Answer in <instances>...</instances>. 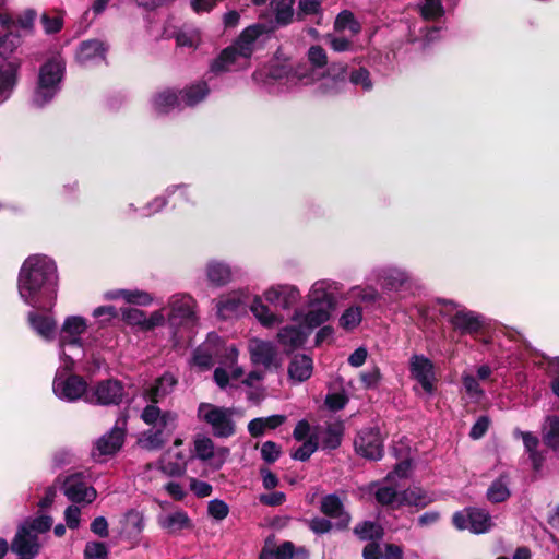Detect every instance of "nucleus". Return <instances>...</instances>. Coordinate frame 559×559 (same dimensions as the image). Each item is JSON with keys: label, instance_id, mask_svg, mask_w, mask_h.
<instances>
[{"label": "nucleus", "instance_id": "58836bf2", "mask_svg": "<svg viewBox=\"0 0 559 559\" xmlns=\"http://www.w3.org/2000/svg\"><path fill=\"white\" fill-rule=\"evenodd\" d=\"M159 526L166 532L174 534L185 528L192 527L187 512L178 510L158 518Z\"/></svg>", "mask_w": 559, "mask_h": 559}, {"label": "nucleus", "instance_id": "b1692460", "mask_svg": "<svg viewBox=\"0 0 559 559\" xmlns=\"http://www.w3.org/2000/svg\"><path fill=\"white\" fill-rule=\"evenodd\" d=\"M409 372L427 394L435 391V366L432 361L424 355H413L409 359Z\"/></svg>", "mask_w": 559, "mask_h": 559}, {"label": "nucleus", "instance_id": "37998d69", "mask_svg": "<svg viewBox=\"0 0 559 559\" xmlns=\"http://www.w3.org/2000/svg\"><path fill=\"white\" fill-rule=\"evenodd\" d=\"M209 93L210 88L204 81L193 83L179 92L182 105L188 107H193L204 100Z\"/></svg>", "mask_w": 559, "mask_h": 559}, {"label": "nucleus", "instance_id": "9b49d317", "mask_svg": "<svg viewBox=\"0 0 559 559\" xmlns=\"http://www.w3.org/2000/svg\"><path fill=\"white\" fill-rule=\"evenodd\" d=\"M87 328V320L81 316L64 319L59 332V358H62V353L73 355L74 359L85 355L86 342L83 335Z\"/></svg>", "mask_w": 559, "mask_h": 559}, {"label": "nucleus", "instance_id": "dca6fc26", "mask_svg": "<svg viewBox=\"0 0 559 559\" xmlns=\"http://www.w3.org/2000/svg\"><path fill=\"white\" fill-rule=\"evenodd\" d=\"M128 416L121 414L110 431L102 436L94 445L92 455L98 460L103 456L114 455L122 447L126 438Z\"/></svg>", "mask_w": 559, "mask_h": 559}, {"label": "nucleus", "instance_id": "2f4dec72", "mask_svg": "<svg viewBox=\"0 0 559 559\" xmlns=\"http://www.w3.org/2000/svg\"><path fill=\"white\" fill-rule=\"evenodd\" d=\"M153 110L158 115L169 114L176 109H181L180 94L171 88H165L157 92L151 100Z\"/></svg>", "mask_w": 559, "mask_h": 559}, {"label": "nucleus", "instance_id": "5fc2aeb1", "mask_svg": "<svg viewBox=\"0 0 559 559\" xmlns=\"http://www.w3.org/2000/svg\"><path fill=\"white\" fill-rule=\"evenodd\" d=\"M418 9L425 21L437 20L444 14L441 0H418Z\"/></svg>", "mask_w": 559, "mask_h": 559}, {"label": "nucleus", "instance_id": "c85d7f7f", "mask_svg": "<svg viewBox=\"0 0 559 559\" xmlns=\"http://www.w3.org/2000/svg\"><path fill=\"white\" fill-rule=\"evenodd\" d=\"M368 491L374 495L378 503L389 506L392 509L400 508V492L396 489V485L392 481V475H388L381 483L368 485Z\"/></svg>", "mask_w": 559, "mask_h": 559}, {"label": "nucleus", "instance_id": "f3484780", "mask_svg": "<svg viewBox=\"0 0 559 559\" xmlns=\"http://www.w3.org/2000/svg\"><path fill=\"white\" fill-rule=\"evenodd\" d=\"M452 522L457 530H469L474 534L486 533L492 526L489 513L483 509L476 508H466L455 512Z\"/></svg>", "mask_w": 559, "mask_h": 559}, {"label": "nucleus", "instance_id": "a19ab883", "mask_svg": "<svg viewBox=\"0 0 559 559\" xmlns=\"http://www.w3.org/2000/svg\"><path fill=\"white\" fill-rule=\"evenodd\" d=\"M286 421L285 415H271L267 417H259L254 418L249 421L248 424V431L249 433L257 438L264 435L265 430L267 429H276L281 425H283Z\"/></svg>", "mask_w": 559, "mask_h": 559}, {"label": "nucleus", "instance_id": "774afa93", "mask_svg": "<svg viewBox=\"0 0 559 559\" xmlns=\"http://www.w3.org/2000/svg\"><path fill=\"white\" fill-rule=\"evenodd\" d=\"M207 512L213 519L222 521L227 518L229 508L225 501L214 499L209 502Z\"/></svg>", "mask_w": 559, "mask_h": 559}, {"label": "nucleus", "instance_id": "4be33fe9", "mask_svg": "<svg viewBox=\"0 0 559 559\" xmlns=\"http://www.w3.org/2000/svg\"><path fill=\"white\" fill-rule=\"evenodd\" d=\"M345 72V66H340L337 70L335 66H331L316 75L312 84L317 85V91L322 95L340 94L347 84Z\"/></svg>", "mask_w": 559, "mask_h": 559}, {"label": "nucleus", "instance_id": "ddd939ff", "mask_svg": "<svg viewBox=\"0 0 559 559\" xmlns=\"http://www.w3.org/2000/svg\"><path fill=\"white\" fill-rule=\"evenodd\" d=\"M443 316L449 317V322L461 334H476L485 324L484 316L455 305L452 300H441Z\"/></svg>", "mask_w": 559, "mask_h": 559}, {"label": "nucleus", "instance_id": "20e7f679", "mask_svg": "<svg viewBox=\"0 0 559 559\" xmlns=\"http://www.w3.org/2000/svg\"><path fill=\"white\" fill-rule=\"evenodd\" d=\"M367 281L380 287L384 305L394 310L400 308L403 300L413 296L417 287L413 274L394 263L372 267Z\"/></svg>", "mask_w": 559, "mask_h": 559}, {"label": "nucleus", "instance_id": "473e14b6", "mask_svg": "<svg viewBox=\"0 0 559 559\" xmlns=\"http://www.w3.org/2000/svg\"><path fill=\"white\" fill-rule=\"evenodd\" d=\"M105 299L116 300L123 299L127 304L147 307L153 304V296L142 289H111L104 294Z\"/></svg>", "mask_w": 559, "mask_h": 559}, {"label": "nucleus", "instance_id": "4d7b16f0", "mask_svg": "<svg viewBox=\"0 0 559 559\" xmlns=\"http://www.w3.org/2000/svg\"><path fill=\"white\" fill-rule=\"evenodd\" d=\"M275 555L277 559H308L309 554L304 548H295L292 542H284L280 546H275Z\"/></svg>", "mask_w": 559, "mask_h": 559}, {"label": "nucleus", "instance_id": "0e129e2a", "mask_svg": "<svg viewBox=\"0 0 559 559\" xmlns=\"http://www.w3.org/2000/svg\"><path fill=\"white\" fill-rule=\"evenodd\" d=\"M321 11V3L319 0H299L296 19L304 20L308 15H316Z\"/></svg>", "mask_w": 559, "mask_h": 559}, {"label": "nucleus", "instance_id": "c03bdc74", "mask_svg": "<svg viewBox=\"0 0 559 559\" xmlns=\"http://www.w3.org/2000/svg\"><path fill=\"white\" fill-rule=\"evenodd\" d=\"M350 297L366 306L383 301V295L374 285H355L349 289Z\"/></svg>", "mask_w": 559, "mask_h": 559}, {"label": "nucleus", "instance_id": "4468645a", "mask_svg": "<svg viewBox=\"0 0 559 559\" xmlns=\"http://www.w3.org/2000/svg\"><path fill=\"white\" fill-rule=\"evenodd\" d=\"M126 395L123 384L115 379H107L88 386L85 402L93 405H119Z\"/></svg>", "mask_w": 559, "mask_h": 559}, {"label": "nucleus", "instance_id": "338daca9", "mask_svg": "<svg viewBox=\"0 0 559 559\" xmlns=\"http://www.w3.org/2000/svg\"><path fill=\"white\" fill-rule=\"evenodd\" d=\"M85 559H108V549L104 543L88 542L84 548Z\"/></svg>", "mask_w": 559, "mask_h": 559}, {"label": "nucleus", "instance_id": "a18cd8bd", "mask_svg": "<svg viewBox=\"0 0 559 559\" xmlns=\"http://www.w3.org/2000/svg\"><path fill=\"white\" fill-rule=\"evenodd\" d=\"M544 443L559 455V415H549L543 425Z\"/></svg>", "mask_w": 559, "mask_h": 559}, {"label": "nucleus", "instance_id": "603ef678", "mask_svg": "<svg viewBox=\"0 0 559 559\" xmlns=\"http://www.w3.org/2000/svg\"><path fill=\"white\" fill-rule=\"evenodd\" d=\"M479 382L480 381L471 372L464 371L462 373L463 389L468 399L473 402H479L485 396V392Z\"/></svg>", "mask_w": 559, "mask_h": 559}, {"label": "nucleus", "instance_id": "f8f14e48", "mask_svg": "<svg viewBox=\"0 0 559 559\" xmlns=\"http://www.w3.org/2000/svg\"><path fill=\"white\" fill-rule=\"evenodd\" d=\"M234 414V408L221 407L211 403H201L198 407L199 419L205 421L217 438H229L235 435Z\"/></svg>", "mask_w": 559, "mask_h": 559}, {"label": "nucleus", "instance_id": "09e8293b", "mask_svg": "<svg viewBox=\"0 0 559 559\" xmlns=\"http://www.w3.org/2000/svg\"><path fill=\"white\" fill-rule=\"evenodd\" d=\"M510 493L508 477L501 476L493 480L487 489V499L492 503H499L506 501Z\"/></svg>", "mask_w": 559, "mask_h": 559}, {"label": "nucleus", "instance_id": "f704fd0d", "mask_svg": "<svg viewBox=\"0 0 559 559\" xmlns=\"http://www.w3.org/2000/svg\"><path fill=\"white\" fill-rule=\"evenodd\" d=\"M312 371V359L305 354L294 356L288 366L289 379L296 383L308 380L311 377Z\"/></svg>", "mask_w": 559, "mask_h": 559}, {"label": "nucleus", "instance_id": "864d4df0", "mask_svg": "<svg viewBox=\"0 0 559 559\" xmlns=\"http://www.w3.org/2000/svg\"><path fill=\"white\" fill-rule=\"evenodd\" d=\"M334 29L336 32L349 31L352 35L360 32L361 26L350 11H342L335 19Z\"/></svg>", "mask_w": 559, "mask_h": 559}, {"label": "nucleus", "instance_id": "f257e3e1", "mask_svg": "<svg viewBox=\"0 0 559 559\" xmlns=\"http://www.w3.org/2000/svg\"><path fill=\"white\" fill-rule=\"evenodd\" d=\"M57 265L50 257L32 254L23 262L17 277V290L26 305L51 310L57 298Z\"/></svg>", "mask_w": 559, "mask_h": 559}, {"label": "nucleus", "instance_id": "ea45409f", "mask_svg": "<svg viewBox=\"0 0 559 559\" xmlns=\"http://www.w3.org/2000/svg\"><path fill=\"white\" fill-rule=\"evenodd\" d=\"M294 3L295 0H271L270 7L277 27L287 26L294 22Z\"/></svg>", "mask_w": 559, "mask_h": 559}, {"label": "nucleus", "instance_id": "3c124183", "mask_svg": "<svg viewBox=\"0 0 559 559\" xmlns=\"http://www.w3.org/2000/svg\"><path fill=\"white\" fill-rule=\"evenodd\" d=\"M362 321V307L359 305H350L347 307L338 319L340 326L346 331H353Z\"/></svg>", "mask_w": 559, "mask_h": 559}, {"label": "nucleus", "instance_id": "cd10ccee", "mask_svg": "<svg viewBox=\"0 0 559 559\" xmlns=\"http://www.w3.org/2000/svg\"><path fill=\"white\" fill-rule=\"evenodd\" d=\"M238 357V349L230 345L225 348V356L221 360L226 367L230 369L227 371L224 367H218L214 371V381L221 389H226L229 383V378L239 379L243 374V369L235 365Z\"/></svg>", "mask_w": 559, "mask_h": 559}, {"label": "nucleus", "instance_id": "f03ea898", "mask_svg": "<svg viewBox=\"0 0 559 559\" xmlns=\"http://www.w3.org/2000/svg\"><path fill=\"white\" fill-rule=\"evenodd\" d=\"M343 284L323 278L316 281L306 295V305L295 308V318L302 317L310 328H319L328 322L336 309Z\"/></svg>", "mask_w": 559, "mask_h": 559}, {"label": "nucleus", "instance_id": "39448f33", "mask_svg": "<svg viewBox=\"0 0 559 559\" xmlns=\"http://www.w3.org/2000/svg\"><path fill=\"white\" fill-rule=\"evenodd\" d=\"M266 32L267 27L262 23L246 27L234 44L225 48L212 62L211 71L222 73L247 68L254 51L257 39Z\"/></svg>", "mask_w": 559, "mask_h": 559}, {"label": "nucleus", "instance_id": "aec40b11", "mask_svg": "<svg viewBox=\"0 0 559 559\" xmlns=\"http://www.w3.org/2000/svg\"><path fill=\"white\" fill-rule=\"evenodd\" d=\"M293 324H287L280 329L277 333L278 343L288 349H295L302 346L309 334L316 329L306 324L302 317L295 318V311L290 317Z\"/></svg>", "mask_w": 559, "mask_h": 559}, {"label": "nucleus", "instance_id": "de8ad7c7", "mask_svg": "<svg viewBox=\"0 0 559 559\" xmlns=\"http://www.w3.org/2000/svg\"><path fill=\"white\" fill-rule=\"evenodd\" d=\"M348 81L365 93L373 90V80L369 70L365 67L354 68L348 73Z\"/></svg>", "mask_w": 559, "mask_h": 559}, {"label": "nucleus", "instance_id": "a211bd4d", "mask_svg": "<svg viewBox=\"0 0 559 559\" xmlns=\"http://www.w3.org/2000/svg\"><path fill=\"white\" fill-rule=\"evenodd\" d=\"M249 298L247 288H238L221 295L215 304L217 316L229 319L245 312Z\"/></svg>", "mask_w": 559, "mask_h": 559}, {"label": "nucleus", "instance_id": "a878e982", "mask_svg": "<svg viewBox=\"0 0 559 559\" xmlns=\"http://www.w3.org/2000/svg\"><path fill=\"white\" fill-rule=\"evenodd\" d=\"M203 274L207 285L213 288L225 287L234 280L231 265L219 259L207 260L203 267Z\"/></svg>", "mask_w": 559, "mask_h": 559}, {"label": "nucleus", "instance_id": "8fccbe9b", "mask_svg": "<svg viewBox=\"0 0 559 559\" xmlns=\"http://www.w3.org/2000/svg\"><path fill=\"white\" fill-rule=\"evenodd\" d=\"M354 533L358 536L359 539L370 542L379 540L384 535L383 527L372 521H365L357 524L354 528Z\"/></svg>", "mask_w": 559, "mask_h": 559}, {"label": "nucleus", "instance_id": "393cba45", "mask_svg": "<svg viewBox=\"0 0 559 559\" xmlns=\"http://www.w3.org/2000/svg\"><path fill=\"white\" fill-rule=\"evenodd\" d=\"M250 359L253 365H261L265 369H277V349L270 341L252 338L248 343Z\"/></svg>", "mask_w": 559, "mask_h": 559}, {"label": "nucleus", "instance_id": "e433bc0d", "mask_svg": "<svg viewBox=\"0 0 559 559\" xmlns=\"http://www.w3.org/2000/svg\"><path fill=\"white\" fill-rule=\"evenodd\" d=\"M177 380L170 373H165L144 391V397L148 402L157 403L171 392Z\"/></svg>", "mask_w": 559, "mask_h": 559}, {"label": "nucleus", "instance_id": "e2e57ef3", "mask_svg": "<svg viewBox=\"0 0 559 559\" xmlns=\"http://www.w3.org/2000/svg\"><path fill=\"white\" fill-rule=\"evenodd\" d=\"M40 21L47 34L58 33L63 26V16L61 12L44 13Z\"/></svg>", "mask_w": 559, "mask_h": 559}, {"label": "nucleus", "instance_id": "9d476101", "mask_svg": "<svg viewBox=\"0 0 559 559\" xmlns=\"http://www.w3.org/2000/svg\"><path fill=\"white\" fill-rule=\"evenodd\" d=\"M308 59L312 66L311 69H299L294 72L286 68L273 69L271 78L280 83L285 90H290L296 84L309 85L314 82V76L326 70L328 57L321 46H311L308 50Z\"/></svg>", "mask_w": 559, "mask_h": 559}, {"label": "nucleus", "instance_id": "4c0bfd02", "mask_svg": "<svg viewBox=\"0 0 559 559\" xmlns=\"http://www.w3.org/2000/svg\"><path fill=\"white\" fill-rule=\"evenodd\" d=\"M313 436L322 449L334 450L341 444L343 426L340 423L329 424L324 428L319 429Z\"/></svg>", "mask_w": 559, "mask_h": 559}, {"label": "nucleus", "instance_id": "c756f323", "mask_svg": "<svg viewBox=\"0 0 559 559\" xmlns=\"http://www.w3.org/2000/svg\"><path fill=\"white\" fill-rule=\"evenodd\" d=\"M106 46L98 39L83 41L78 51L76 60L82 66H92L105 60Z\"/></svg>", "mask_w": 559, "mask_h": 559}, {"label": "nucleus", "instance_id": "5701e85b", "mask_svg": "<svg viewBox=\"0 0 559 559\" xmlns=\"http://www.w3.org/2000/svg\"><path fill=\"white\" fill-rule=\"evenodd\" d=\"M354 444L356 452L366 459L380 460L383 455V442L377 428L359 431Z\"/></svg>", "mask_w": 559, "mask_h": 559}, {"label": "nucleus", "instance_id": "0eeeda50", "mask_svg": "<svg viewBox=\"0 0 559 559\" xmlns=\"http://www.w3.org/2000/svg\"><path fill=\"white\" fill-rule=\"evenodd\" d=\"M141 419L148 426L143 432L140 443L148 450L160 449L176 428L177 416L171 412H162L156 403L151 402L141 413Z\"/></svg>", "mask_w": 559, "mask_h": 559}, {"label": "nucleus", "instance_id": "2eb2a0df", "mask_svg": "<svg viewBox=\"0 0 559 559\" xmlns=\"http://www.w3.org/2000/svg\"><path fill=\"white\" fill-rule=\"evenodd\" d=\"M167 307L169 312L167 321L171 326H179L187 322L197 320V300L187 293H177L168 298Z\"/></svg>", "mask_w": 559, "mask_h": 559}, {"label": "nucleus", "instance_id": "1a4fd4ad", "mask_svg": "<svg viewBox=\"0 0 559 559\" xmlns=\"http://www.w3.org/2000/svg\"><path fill=\"white\" fill-rule=\"evenodd\" d=\"M64 69V60L60 55L52 56L40 67L37 86L33 95L35 106L47 105L60 92Z\"/></svg>", "mask_w": 559, "mask_h": 559}, {"label": "nucleus", "instance_id": "7ed1b4c3", "mask_svg": "<svg viewBox=\"0 0 559 559\" xmlns=\"http://www.w3.org/2000/svg\"><path fill=\"white\" fill-rule=\"evenodd\" d=\"M300 289L293 284L280 283L264 289L262 296L255 295L250 302V311L258 322L267 329L278 326L284 317L270 308L274 306L283 311L293 309L300 300Z\"/></svg>", "mask_w": 559, "mask_h": 559}, {"label": "nucleus", "instance_id": "13d9d810", "mask_svg": "<svg viewBox=\"0 0 559 559\" xmlns=\"http://www.w3.org/2000/svg\"><path fill=\"white\" fill-rule=\"evenodd\" d=\"M122 320L130 326L144 332L146 313L136 308H124L121 310Z\"/></svg>", "mask_w": 559, "mask_h": 559}, {"label": "nucleus", "instance_id": "6e6d98bb", "mask_svg": "<svg viewBox=\"0 0 559 559\" xmlns=\"http://www.w3.org/2000/svg\"><path fill=\"white\" fill-rule=\"evenodd\" d=\"M19 45L20 38L13 33L0 34V59L5 61H16L12 58V53Z\"/></svg>", "mask_w": 559, "mask_h": 559}, {"label": "nucleus", "instance_id": "423d86ee", "mask_svg": "<svg viewBox=\"0 0 559 559\" xmlns=\"http://www.w3.org/2000/svg\"><path fill=\"white\" fill-rule=\"evenodd\" d=\"M53 520L48 514H40L25 519L17 526L15 536L11 543V550L20 558L34 559L40 552L43 543L39 534L48 532Z\"/></svg>", "mask_w": 559, "mask_h": 559}, {"label": "nucleus", "instance_id": "6e6552de", "mask_svg": "<svg viewBox=\"0 0 559 559\" xmlns=\"http://www.w3.org/2000/svg\"><path fill=\"white\" fill-rule=\"evenodd\" d=\"M59 361L52 382L53 394L59 400L69 403L80 399L85 401L88 385L83 377L72 373L75 364L73 355L62 353V358H59Z\"/></svg>", "mask_w": 559, "mask_h": 559}, {"label": "nucleus", "instance_id": "bf43d9fd", "mask_svg": "<svg viewBox=\"0 0 559 559\" xmlns=\"http://www.w3.org/2000/svg\"><path fill=\"white\" fill-rule=\"evenodd\" d=\"M176 43L180 47L195 49L201 44V35L197 28L180 31L176 36Z\"/></svg>", "mask_w": 559, "mask_h": 559}, {"label": "nucleus", "instance_id": "c9c22d12", "mask_svg": "<svg viewBox=\"0 0 559 559\" xmlns=\"http://www.w3.org/2000/svg\"><path fill=\"white\" fill-rule=\"evenodd\" d=\"M28 322L33 330L47 341L53 340L56 335V322L48 313H37L31 311L28 313Z\"/></svg>", "mask_w": 559, "mask_h": 559}, {"label": "nucleus", "instance_id": "7c9ffc66", "mask_svg": "<svg viewBox=\"0 0 559 559\" xmlns=\"http://www.w3.org/2000/svg\"><path fill=\"white\" fill-rule=\"evenodd\" d=\"M17 61L0 59V105L7 102L17 82Z\"/></svg>", "mask_w": 559, "mask_h": 559}, {"label": "nucleus", "instance_id": "052dcab7", "mask_svg": "<svg viewBox=\"0 0 559 559\" xmlns=\"http://www.w3.org/2000/svg\"><path fill=\"white\" fill-rule=\"evenodd\" d=\"M169 198L170 197L166 194L165 190L164 194L155 197L141 209V216L151 217L162 212L166 207Z\"/></svg>", "mask_w": 559, "mask_h": 559}, {"label": "nucleus", "instance_id": "680f3d73", "mask_svg": "<svg viewBox=\"0 0 559 559\" xmlns=\"http://www.w3.org/2000/svg\"><path fill=\"white\" fill-rule=\"evenodd\" d=\"M318 440L311 435L307 440L302 442L292 454V457L297 461H307L312 453L318 449Z\"/></svg>", "mask_w": 559, "mask_h": 559}, {"label": "nucleus", "instance_id": "49530a36", "mask_svg": "<svg viewBox=\"0 0 559 559\" xmlns=\"http://www.w3.org/2000/svg\"><path fill=\"white\" fill-rule=\"evenodd\" d=\"M431 501V498L421 488L413 487L400 492L399 504L400 507L414 506L424 508Z\"/></svg>", "mask_w": 559, "mask_h": 559}, {"label": "nucleus", "instance_id": "72a5a7b5", "mask_svg": "<svg viewBox=\"0 0 559 559\" xmlns=\"http://www.w3.org/2000/svg\"><path fill=\"white\" fill-rule=\"evenodd\" d=\"M320 510L326 516L336 520L340 526H347L350 521V516L345 511L343 502L334 493L322 498Z\"/></svg>", "mask_w": 559, "mask_h": 559}, {"label": "nucleus", "instance_id": "79ce46f5", "mask_svg": "<svg viewBox=\"0 0 559 559\" xmlns=\"http://www.w3.org/2000/svg\"><path fill=\"white\" fill-rule=\"evenodd\" d=\"M514 435L522 438L534 471L539 472L543 467L545 456L542 452L537 451V447L539 444L538 438L532 432H524L520 430H515Z\"/></svg>", "mask_w": 559, "mask_h": 559}, {"label": "nucleus", "instance_id": "412c9836", "mask_svg": "<svg viewBox=\"0 0 559 559\" xmlns=\"http://www.w3.org/2000/svg\"><path fill=\"white\" fill-rule=\"evenodd\" d=\"M62 491L75 504H90L97 497L96 489L90 486L81 474L68 476L63 481Z\"/></svg>", "mask_w": 559, "mask_h": 559}, {"label": "nucleus", "instance_id": "bb28decb", "mask_svg": "<svg viewBox=\"0 0 559 559\" xmlns=\"http://www.w3.org/2000/svg\"><path fill=\"white\" fill-rule=\"evenodd\" d=\"M194 451L198 459L207 462L214 468H219L229 454L227 448L215 449L212 439L205 436H198L195 438Z\"/></svg>", "mask_w": 559, "mask_h": 559}, {"label": "nucleus", "instance_id": "69168bd1", "mask_svg": "<svg viewBox=\"0 0 559 559\" xmlns=\"http://www.w3.org/2000/svg\"><path fill=\"white\" fill-rule=\"evenodd\" d=\"M325 43L336 52L352 51L354 49V44L349 39L335 34H328Z\"/></svg>", "mask_w": 559, "mask_h": 559}, {"label": "nucleus", "instance_id": "6ab92c4d", "mask_svg": "<svg viewBox=\"0 0 559 559\" xmlns=\"http://www.w3.org/2000/svg\"><path fill=\"white\" fill-rule=\"evenodd\" d=\"M227 346L216 333H210L204 343H202L193 354V362L202 369H209L214 361H219L225 356Z\"/></svg>", "mask_w": 559, "mask_h": 559}]
</instances>
